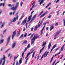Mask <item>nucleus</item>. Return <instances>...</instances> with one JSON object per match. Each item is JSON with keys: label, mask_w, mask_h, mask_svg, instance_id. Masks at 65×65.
Returning a JSON list of instances; mask_svg holds the SVG:
<instances>
[{"label": "nucleus", "mask_w": 65, "mask_h": 65, "mask_svg": "<svg viewBox=\"0 0 65 65\" xmlns=\"http://www.w3.org/2000/svg\"><path fill=\"white\" fill-rule=\"evenodd\" d=\"M50 52H47V51H46L44 53V54L42 56L41 58V60L43 58V57H47V55Z\"/></svg>", "instance_id": "nucleus-1"}, {"label": "nucleus", "mask_w": 65, "mask_h": 65, "mask_svg": "<svg viewBox=\"0 0 65 65\" xmlns=\"http://www.w3.org/2000/svg\"><path fill=\"white\" fill-rule=\"evenodd\" d=\"M46 41L44 43H43V44L42 45V46L43 48H42V49H41L40 51V54L42 52V51H43V50H44V47H45V45L46 44Z\"/></svg>", "instance_id": "nucleus-2"}, {"label": "nucleus", "mask_w": 65, "mask_h": 65, "mask_svg": "<svg viewBox=\"0 0 65 65\" xmlns=\"http://www.w3.org/2000/svg\"><path fill=\"white\" fill-rule=\"evenodd\" d=\"M30 53H28L27 54V56L26 57H25V59H26L25 61V63L26 64H27V61H28V57L29 55H30Z\"/></svg>", "instance_id": "nucleus-3"}, {"label": "nucleus", "mask_w": 65, "mask_h": 65, "mask_svg": "<svg viewBox=\"0 0 65 65\" xmlns=\"http://www.w3.org/2000/svg\"><path fill=\"white\" fill-rule=\"evenodd\" d=\"M46 23H48V24L49 22H46V23H45L44 24V26L43 28L41 30V35H42V34L43 33V31L44 30V28H45V24H46Z\"/></svg>", "instance_id": "nucleus-4"}, {"label": "nucleus", "mask_w": 65, "mask_h": 65, "mask_svg": "<svg viewBox=\"0 0 65 65\" xmlns=\"http://www.w3.org/2000/svg\"><path fill=\"white\" fill-rule=\"evenodd\" d=\"M39 36H40L39 35L37 36V35L36 34L34 36V37L32 39L35 40V39L38 38L39 37Z\"/></svg>", "instance_id": "nucleus-5"}, {"label": "nucleus", "mask_w": 65, "mask_h": 65, "mask_svg": "<svg viewBox=\"0 0 65 65\" xmlns=\"http://www.w3.org/2000/svg\"><path fill=\"white\" fill-rule=\"evenodd\" d=\"M16 34V30H15L14 32H13V34L12 35V39H13V38L15 36V35Z\"/></svg>", "instance_id": "nucleus-6"}, {"label": "nucleus", "mask_w": 65, "mask_h": 65, "mask_svg": "<svg viewBox=\"0 0 65 65\" xmlns=\"http://www.w3.org/2000/svg\"><path fill=\"white\" fill-rule=\"evenodd\" d=\"M36 17V14L32 18V19L31 20V21L30 22V23H32V21H33L34 20V19Z\"/></svg>", "instance_id": "nucleus-7"}, {"label": "nucleus", "mask_w": 65, "mask_h": 65, "mask_svg": "<svg viewBox=\"0 0 65 65\" xmlns=\"http://www.w3.org/2000/svg\"><path fill=\"white\" fill-rule=\"evenodd\" d=\"M10 36H9L8 37L7 39V42L6 45H7L8 44V43H9V41H10Z\"/></svg>", "instance_id": "nucleus-8"}, {"label": "nucleus", "mask_w": 65, "mask_h": 65, "mask_svg": "<svg viewBox=\"0 0 65 65\" xmlns=\"http://www.w3.org/2000/svg\"><path fill=\"white\" fill-rule=\"evenodd\" d=\"M27 18V17H26V18L24 20V21H23L22 24H23V25H24V24H25L26 23V22H27L26 19Z\"/></svg>", "instance_id": "nucleus-9"}, {"label": "nucleus", "mask_w": 65, "mask_h": 65, "mask_svg": "<svg viewBox=\"0 0 65 65\" xmlns=\"http://www.w3.org/2000/svg\"><path fill=\"white\" fill-rule=\"evenodd\" d=\"M18 8L16 7H13L12 8H11V9L13 10H17V8Z\"/></svg>", "instance_id": "nucleus-10"}, {"label": "nucleus", "mask_w": 65, "mask_h": 65, "mask_svg": "<svg viewBox=\"0 0 65 65\" xmlns=\"http://www.w3.org/2000/svg\"><path fill=\"white\" fill-rule=\"evenodd\" d=\"M16 44V42H14V43L12 44V48H14L15 46V44Z\"/></svg>", "instance_id": "nucleus-11"}, {"label": "nucleus", "mask_w": 65, "mask_h": 65, "mask_svg": "<svg viewBox=\"0 0 65 65\" xmlns=\"http://www.w3.org/2000/svg\"><path fill=\"white\" fill-rule=\"evenodd\" d=\"M40 1H41V2L40 3V5H41V4H42V3H43L44 1L43 0H39V1H38V2H40Z\"/></svg>", "instance_id": "nucleus-12"}, {"label": "nucleus", "mask_w": 65, "mask_h": 65, "mask_svg": "<svg viewBox=\"0 0 65 65\" xmlns=\"http://www.w3.org/2000/svg\"><path fill=\"white\" fill-rule=\"evenodd\" d=\"M27 48H26L24 50V51L22 53V57H23V56L24 55V54H25V52H26V51H27Z\"/></svg>", "instance_id": "nucleus-13"}, {"label": "nucleus", "mask_w": 65, "mask_h": 65, "mask_svg": "<svg viewBox=\"0 0 65 65\" xmlns=\"http://www.w3.org/2000/svg\"><path fill=\"white\" fill-rule=\"evenodd\" d=\"M31 44H34V41H35V40L33 39H31Z\"/></svg>", "instance_id": "nucleus-14"}, {"label": "nucleus", "mask_w": 65, "mask_h": 65, "mask_svg": "<svg viewBox=\"0 0 65 65\" xmlns=\"http://www.w3.org/2000/svg\"><path fill=\"white\" fill-rule=\"evenodd\" d=\"M56 45H57V44H56L55 45H54L53 46V47L52 48V49H51V52H52V51L54 50V48H55L56 47Z\"/></svg>", "instance_id": "nucleus-15"}, {"label": "nucleus", "mask_w": 65, "mask_h": 65, "mask_svg": "<svg viewBox=\"0 0 65 65\" xmlns=\"http://www.w3.org/2000/svg\"><path fill=\"white\" fill-rule=\"evenodd\" d=\"M34 51H35V49L34 48H32L30 51V54H32V53H33V52H34Z\"/></svg>", "instance_id": "nucleus-16"}, {"label": "nucleus", "mask_w": 65, "mask_h": 65, "mask_svg": "<svg viewBox=\"0 0 65 65\" xmlns=\"http://www.w3.org/2000/svg\"><path fill=\"white\" fill-rule=\"evenodd\" d=\"M53 25H54V24H52V25L50 27V31H51L52 30H53L54 29V26Z\"/></svg>", "instance_id": "nucleus-17"}, {"label": "nucleus", "mask_w": 65, "mask_h": 65, "mask_svg": "<svg viewBox=\"0 0 65 65\" xmlns=\"http://www.w3.org/2000/svg\"><path fill=\"white\" fill-rule=\"evenodd\" d=\"M22 58H21L19 61V63L18 64V65H20V64H22Z\"/></svg>", "instance_id": "nucleus-18"}, {"label": "nucleus", "mask_w": 65, "mask_h": 65, "mask_svg": "<svg viewBox=\"0 0 65 65\" xmlns=\"http://www.w3.org/2000/svg\"><path fill=\"white\" fill-rule=\"evenodd\" d=\"M51 42H50L49 44L48 45V50H49V49L50 48V47H51Z\"/></svg>", "instance_id": "nucleus-19"}, {"label": "nucleus", "mask_w": 65, "mask_h": 65, "mask_svg": "<svg viewBox=\"0 0 65 65\" xmlns=\"http://www.w3.org/2000/svg\"><path fill=\"white\" fill-rule=\"evenodd\" d=\"M4 25H5V23H2L1 25V28H3Z\"/></svg>", "instance_id": "nucleus-20"}, {"label": "nucleus", "mask_w": 65, "mask_h": 65, "mask_svg": "<svg viewBox=\"0 0 65 65\" xmlns=\"http://www.w3.org/2000/svg\"><path fill=\"white\" fill-rule=\"evenodd\" d=\"M21 34V32L20 31L18 32V33L17 34V36H19Z\"/></svg>", "instance_id": "nucleus-21"}, {"label": "nucleus", "mask_w": 65, "mask_h": 65, "mask_svg": "<svg viewBox=\"0 0 65 65\" xmlns=\"http://www.w3.org/2000/svg\"><path fill=\"white\" fill-rule=\"evenodd\" d=\"M4 5H5V3H1L0 4V6H2L3 7H4Z\"/></svg>", "instance_id": "nucleus-22"}, {"label": "nucleus", "mask_w": 65, "mask_h": 65, "mask_svg": "<svg viewBox=\"0 0 65 65\" xmlns=\"http://www.w3.org/2000/svg\"><path fill=\"white\" fill-rule=\"evenodd\" d=\"M16 21V18L15 17H14V18L13 19L12 22H15Z\"/></svg>", "instance_id": "nucleus-23"}, {"label": "nucleus", "mask_w": 65, "mask_h": 65, "mask_svg": "<svg viewBox=\"0 0 65 65\" xmlns=\"http://www.w3.org/2000/svg\"><path fill=\"white\" fill-rule=\"evenodd\" d=\"M59 33H60V32H57L55 34V35L54 36L55 37H56V36H57L58 35V34H59Z\"/></svg>", "instance_id": "nucleus-24"}, {"label": "nucleus", "mask_w": 65, "mask_h": 65, "mask_svg": "<svg viewBox=\"0 0 65 65\" xmlns=\"http://www.w3.org/2000/svg\"><path fill=\"white\" fill-rule=\"evenodd\" d=\"M19 2H18L16 3L15 5V7L18 8V6H19Z\"/></svg>", "instance_id": "nucleus-25"}, {"label": "nucleus", "mask_w": 65, "mask_h": 65, "mask_svg": "<svg viewBox=\"0 0 65 65\" xmlns=\"http://www.w3.org/2000/svg\"><path fill=\"white\" fill-rule=\"evenodd\" d=\"M4 41V40L3 39H2L0 41V43H2L3 42V41Z\"/></svg>", "instance_id": "nucleus-26"}, {"label": "nucleus", "mask_w": 65, "mask_h": 65, "mask_svg": "<svg viewBox=\"0 0 65 65\" xmlns=\"http://www.w3.org/2000/svg\"><path fill=\"white\" fill-rule=\"evenodd\" d=\"M35 51L34 52L32 55V58H33L34 57V55H35Z\"/></svg>", "instance_id": "nucleus-27"}, {"label": "nucleus", "mask_w": 65, "mask_h": 65, "mask_svg": "<svg viewBox=\"0 0 65 65\" xmlns=\"http://www.w3.org/2000/svg\"><path fill=\"white\" fill-rule=\"evenodd\" d=\"M43 10L42 11H41L39 14V16H40L42 14V13H43Z\"/></svg>", "instance_id": "nucleus-28"}, {"label": "nucleus", "mask_w": 65, "mask_h": 65, "mask_svg": "<svg viewBox=\"0 0 65 65\" xmlns=\"http://www.w3.org/2000/svg\"><path fill=\"white\" fill-rule=\"evenodd\" d=\"M54 56H53V57H52V58H51V60L50 61V63H51L53 61V59H54Z\"/></svg>", "instance_id": "nucleus-29"}, {"label": "nucleus", "mask_w": 65, "mask_h": 65, "mask_svg": "<svg viewBox=\"0 0 65 65\" xmlns=\"http://www.w3.org/2000/svg\"><path fill=\"white\" fill-rule=\"evenodd\" d=\"M32 14L30 16H29L28 18V19L31 20V17H32Z\"/></svg>", "instance_id": "nucleus-30"}, {"label": "nucleus", "mask_w": 65, "mask_h": 65, "mask_svg": "<svg viewBox=\"0 0 65 65\" xmlns=\"http://www.w3.org/2000/svg\"><path fill=\"white\" fill-rule=\"evenodd\" d=\"M24 36V34H22V35H21V36H20V38H22L23 37V36Z\"/></svg>", "instance_id": "nucleus-31"}, {"label": "nucleus", "mask_w": 65, "mask_h": 65, "mask_svg": "<svg viewBox=\"0 0 65 65\" xmlns=\"http://www.w3.org/2000/svg\"><path fill=\"white\" fill-rule=\"evenodd\" d=\"M45 14V13H44L43 14H42L40 16V18H42V17H43V16H44V15Z\"/></svg>", "instance_id": "nucleus-32"}, {"label": "nucleus", "mask_w": 65, "mask_h": 65, "mask_svg": "<svg viewBox=\"0 0 65 65\" xmlns=\"http://www.w3.org/2000/svg\"><path fill=\"white\" fill-rule=\"evenodd\" d=\"M30 44H28L27 45V48H30Z\"/></svg>", "instance_id": "nucleus-33"}, {"label": "nucleus", "mask_w": 65, "mask_h": 65, "mask_svg": "<svg viewBox=\"0 0 65 65\" xmlns=\"http://www.w3.org/2000/svg\"><path fill=\"white\" fill-rule=\"evenodd\" d=\"M27 42H28V41H27L25 40L23 42V43H25V44H26L27 43Z\"/></svg>", "instance_id": "nucleus-34"}, {"label": "nucleus", "mask_w": 65, "mask_h": 65, "mask_svg": "<svg viewBox=\"0 0 65 65\" xmlns=\"http://www.w3.org/2000/svg\"><path fill=\"white\" fill-rule=\"evenodd\" d=\"M63 24L64 26H65V19H63Z\"/></svg>", "instance_id": "nucleus-35"}, {"label": "nucleus", "mask_w": 65, "mask_h": 65, "mask_svg": "<svg viewBox=\"0 0 65 65\" xmlns=\"http://www.w3.org/2000/svg\"><path fill=\"white\" fill-rule=\"evenodd\" d=\"M63 49H64V48H63V47H62L61 48V49H60V51L61 52H62L63 51Z\"/></svg>", "instance_id": "nucleus-36"}, {"label": "nucleus", "mask_w": 65, "mask_h": 65, "mask_svg": "<svg viewBox=\"0 0 65 65\" xmlns=\"http://www.w3.org/2000/svg\"><path fill=\"white\" fill-rule=\"evenodd\" d=\"M27 34L26 33H25L24 34V37H26V36H27Z\"/></svg>", "instance_id": "nucleus-37"}, {"label": "nucleus", "mask_w": 65, "mask_h": 65, "mask_svg": "<svg viewBox=\"0 0 65 65\" xmlns=\"http://www.w3.org/2000/svg\"><path fill=\"white\" fill-rule=\"evenodd\" d=\"M26 29H27L28 28V23H26Z\"/></svg>", "instance_id": "nucleus-38"}, {"label": "nucleus", "mask_w": 65, "mask_h": 65, "mask_svg": "<svg viewBox=\"0 0 65 65\" xmlns=\"http://www.w3.org/2000/svg\"><path fill=\"white\" fill-rule=\"evenodd\" d=\"M6 29L3 32V33L4 34L5 33V32H6Z\"/></svg>", "instance_id": "nucleus-39"}, {"label": "nucleus", "mask_w": 65, "mask_h": 65, "mask_svg": "<svg viewBox=\"0 0 65 65\" xmlns=\"http://www.w3.org/2000/svg\"><path fill=\"white\" fill-rule=\"evenodd\" d=\"M15 59H16V57H15V56L14 57V61H15Z\"/></svg>", "instance_id": "nucleus-40"}, {"label": "nucleus", "mask_w": 65, "mask_h": 65, "mask_svg": "<svg viewBox=\"0 0 65 65\" xmlns=\"http://www.w3.org/2000/svg\"><path fill=\"white\" fill-rule=\"evenodd\" d=\"M60 47H58V48H57V49H55L56 51H58L59 48H60Z\"/></svg>", "instance_id": "nucleus-41"}, {"label": "nucleus", "mask_w": 65, "mask_h": 65, "mask_svg": "<svg viewBox=\"0 0 65 65\" xmlns=\"http://www.w3.org/2000/svg\"><path fill=\"white\" fill-rule=\"evenodd\" d=\"M15 11H14L12 13V14L13 15H14V14H15Z\"/></svg>", "instance_id": "nucleus-42"}, {"label": "nucleus", "mask_w": 65, "mask_h": 65, "mask_svg": "<svg viewBox=\"0 0 65 65\" xmlns=\"http://www.w3.org/2000/svg\"><path fill=\"white\" fill-rule=\"evenodd\" d=\"M36 2V1H35L33 3V4L32 5H35V2Z\"/></svg>", "instance_id": "nucleus-43"}, {"label": "nucleus", "mask_w": 65, "mask_h": 65, "mask_svg": "<svg viewBox=\"0 0 65 65\" xmlns=\"http://www.w3.org/2000/svg\"><path fill=\"white\" fill-rule=\"evenodd\" d=\"M23 2H21V3H20L21 6H22V5H23Z\"/></svg>", "instance_id": "nucleus-44"}, {"label": "nucleus", "mask_w": 65, "mask_h": 65, "mask_svg": "<svg viewBox=\"0 0 65 65\" xmlns=\"http://www.w3.org/2000/svg\"><path fill=\"white\" fill-rule=\"evenodd\" d=\"M51 18V15H50L47 17V18Z\"/></svg>", "instance_id": "nucleus-45"}, {"label": "nucleus", "mask_w": 65, "mask_h": 65, "mask_svg": "<svg viewBox=\"0 0 65 65\" xmlns=\"http://www.w3.org/2000/svg\"><path fill=\"white\" fill-rule=\"evenodd\" d=\"M58 25V23H56L55 24V26H57V25Z\"/></svg>", "instance_id": "nucleus-46"}, {"label": "nucleus", "mask_w": 65, "mask_h": 65, "mask_svg": "<svg viewBox=\"0 0 65 65\" xmlns=\"http://www.w3.org/2000/svg\"><path fill=\"white\" fill-rule=\"evenodd\" d=\"M58 55H59L58 54H56L54 56V57H56V56H58Z\"/></svg>", "instance_id": "nucleus-47"}, {"label": "nucleus", "mask_w": 65, "mask_h": 65, "mask_svg": "<svg viewBox=\"0 0 65 65\" xmlns=\"http://www.w3.org/2000/svg\"><path fill=\"white\" fill-rule=\"evenodd\" d=\"M12 14V12H10L9 13V14L10 15H11Z\"/></svg>", "instance_id": "nucleus-48"}, {"label": "nucleus", "mask_w": 65, "mask_h": 65, "mask_svg": "<svg viewBox=\"0 0 65 65\" xmlns=\"http://www.w3.org/2000/svg\"><path fill=\"white\" fill-rule=\"evenodd\" d=\"M33 29H34V28H33V27L31 28V31H33Z\"/></svg>", "instance_id": "nucleus-49"}, {"label": "nucleus", "mask_w": 65, "mask_h": 65, "mask_svg": "<svg viewBox=\"0 0 65 65\" xmlns=\"http://www.w3.org/2000/svg\"><path fill=\"white\" fill-rule=\"evenodd\" d=\"M34 35V34H33L31 35V37H30V39H31V38Z\"/></svg>", "instance_id": "nucleus-50"}, {"label": "nucleus", "mask_w": 65, "mask_h": 65, "mask_svg": "<svg viewBox=\"0 0 65 65\" xmlns=\"http://www.w3.org/2000/svg\"><path fill=\"white\" fill-rule=\"evenodd\" d=\"M60 0H57L56 2V3H58V2H59V1Z\"/></svg>", "instance_id": "nucleus-51"}, {"label": "nucleus", "mask_w": 65, "mask_h": 65, "mask_svg": "<svg viewBox=\"0 0 65 65\" xmlns=\"http://www.w3.org/2000/svg\"><path fill=\"white\" fill-rule=\"evenodd\" d=\"M51 3H50L48 4V5L49 6H50V5H51Z\"/></svg>", "instance_id": "nucleus-52"}, {"label": "nucleus", "mask_w": 65, "mask_h": 65, "mask_svg": "<svg viewBox=\"0 0 65 65\" xmlns=\"http://www.w3.org/2000/svg\"><path fill=\"white\" fill-rule=\"evenodd\" d=\"M1 36L2 38H3V35H2V34L1 35Z\"/></svg>", "instance_id": "nucleus-53"}, {"label": "nucleus", "mask_w": 65, "mask_h": 65, "mask_svg": "<svg viewBox=\"0 0 65 65\" xmlns=\"http://www.w3.org/2000/svg\"><path fill=\"white\" fill-rule=\"evenodd\" d=\"M39 55H38L37 57V59L38 60V59H39Z\"/></svg>", "instance_id": "nucleus-54"}, {"label": "nucleus", "mask_w": 65, "mask_h": 65, "mask_svg": "<svg viewBox=\"0 0 65 65\" xmlns=\"http://www.w3.org/2000/svg\"><path fill=\"white\" fill-rule=\"evenodd\" d=\"M38 27L37 25L36 26H35V28H37H37H38Z\"/></svg>", "instance_id": "nucleus-55"}, {"label": "nucleus", "mask_w": 65, "mask_h": 65, "mask_svg": "<svg viewBox=\"0 0 65 65\" xmlns=\"http://www.w3.org/2000/svg\"><path fill=\"white\" fill-rule=\"evenodd\" d=\"M10 54L9 53L8 55V57H9V56H10Z\"/></svg>", "instance_id": "nucleus-56"}, {"label": "nucleus", "mask_w": 65, "mask_h": 65, "mask_svg": "<svg viewBox=\"0 0 65 65\" xmlns=\"http://www.w3.org/2000/svg\"><path fill=\"white\" fill-rule=\"evenodd\" d=\"M65 13V11H64L63 12V14H62L63 15H64V13Z\"/></svg>", "instance_id": "nucleus-57"}, {"label": "nucleus", "mask_w": 65, "mask_h": 65, "mask_svg": "<svg viewBox=\"0 0 65 65\" xmlns=\"http://www.w3.org/2000/svg\"><path fill=\"white\" fill-rule=\"evenodd\" d=\"M17 20H18V18H19V16H17Z\"/></svg>", "instance_id": "nucleus-58"}, {"label": "nucleus", "mask_w": 65, "mask_h": 65, "mask_svg": "<svg viewBox=\"0 0 65 65\" xmlns=\"http://www.w3.org/2000/svg\"><path fill=\"white\" fill-rule=\"evenodd\" d=\"M26 30V28L25 27L23 29V31H25Z\"/></svg>", "instance_id": "nucleus-59"}, {"label": "nucleus", "mask_w": 65, "mask_h": 65, "mask_svg": "<svg viewBox=\"0 0 65 65\" xmlns=\"http://www.w3.org/2000/svg\"><path fill=\"white\" fill-rule=\"evenodd\" d=\"M33 8H30V11H31V10H32V9Z\"/></svg>", "instance_id": "nucleus-60"}, {"label": "nucleus", "mask_w": 65, "mask_h": 65, "mask_svg": "<svg viewBox=\"0 0 65 65\" xmlns=\"http://www.w3.org/2000/svg\"><path fill=\"white\" fill-rule=\"evenodd\" d=\"M63 55H62L61 57L60 58V59H61L62 58H63Z\"/></svg>", "instance_id": "nucleus-61"}, {"label": "nucleus", "mask_w": 65, "mask_h": 65, "mask_svg": "<svg viewBox=\"0 0 65 65\" xmlns=\"http://www.w3.org/2000/svg\"><path fill=\"white\" fill-rule=\"evenodd\" d=\"M18 13L17 12V13L15 14V16H17V15L18 14Z\"/></svg>", "instance_id": "nucleus-62"}, {"label": "nucleus", "mask_w": 65, "mask_h": 65, "mask_svg": "<svg viewBox=\"0 0 65 65\" xmlns=\"http://www.w3.org/2000/svg\"><path fill=\"white\" fill-rule=\"evenodd\" d=\"M18 65V60H17L16 65Z\"/></svg>", "instance_id": "nucleus-63"}, {"label": "nucleus", "mask_w": 65, "mask_h": 65, "mask_svg": "<svg viewBox=\"0 0 65 65\" xmlns=\"http://www.w3.org/2000/svg\"><path fill=\"white\" fill-rule=\"evenodd\" d=\"M24 17V15L23 14L22 15L21 17H22V18H23V17Z\"/></svg>", "instance_id": "nucleus-64"}]
</instances>
